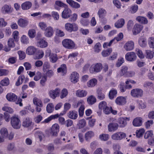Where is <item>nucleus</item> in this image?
I'll use <instances>...</instances> for the list:
<instances>
[{"instance_id": "603ef678", "label": "nucleus", "mask_w": 154, "mask_h": 154, "mask_svg": "<svg viewBox=\"0 0 154 154\" xmlns=\"http://www.w3.org/2000/svg\"><path fill=\"white\" fill-rule=\"evenodd\" d=\"M136 51L137 56L140 58L143 59L144 57V55L141 50L139 48H136Z\"/></svg>"}, {"instance_id": "4468645a", "label": "nucleus", "mask_w": 154, "mask_h": 154, "mask_svg": "<svg viewBox=\"0 0 154 154\" xmlns=\"http://www.w3.org/2000/svg\"><path fill=\"white\" fill-rule=\"evenodd\" d=\"M88 94V92L87 91L79 89L76 91L75 92L76 95L79 97H84L86 96Z\"/></svg>"}, {"instance_id": "a18cd8bd", "label": "nucleus", "mask_w": 154, "mask_h": 154, "mask_svg": "<svg viewBox=\"0 0 154 154\" xmlns=\"http://www.w3.org/2000/svg\"><path fill=\"white\" fill-rule=\"evenodd\" d=\"M148 44L150 48H154V38L150 37L148 39Z\"/></svg>"}, {"instance_id": "5fc2aeb1", "label": "nucleus", "mask_w": 154, "mask_h": 154, "mask_svg": "<svg viewBox=\"0 0 154 154\" xmlns=\"http://www.w3.org/2000/svg\"><path fill=\"white\" fill-rule=\"evenodd\" d=\"M66 64H63L61 65L60 67L57 69V72H64L66 70Z\"/></svg>"}, {"instance_id": "6e6552de", "label": "nucleus", "mask_w": 154, "mask_h": 154, "mask_svg": "<svg viewBox=\"0 0 154 154\" xmlns=\"http://www.w3.org/2000/svg\"><path fill=\"white\" fill-rule=\"evenodd\" d=\"M54 33V31L53 28L51 26H48L45 30L44 35L45 36L48 38H50L52 37Z\"/></svg>"}, {"instance_id": "338daca9", "label": "nucleus", "mask_w": 154, "mask_h": 154, "mask_svg": "<svg viewBox=\"0 0 154 154\" xmlns=\"http://www.w3.org/2000/svg\"><path fill=\"white\" fill-rule=\"evenodd\" d=\"M18 53L19 54L20 60H22L25 58L26 54L24 52L21 51H18Z\"/></svg>"}, {"instance_id": "c9c22d12", "label": "nucleus", "mask_w": 154, "mask_h": 154, "mask_svg": "<svg viewBox=\"0 0 154 154\" xmlns=\"http://www.w3.org/2000/svg\"><path fill=\"white\" fill-rule=\"evenodd\" d=\"M112 52V48H109L106 50H103L101 53V54L103 57H106L109 56Z\"/></svg>"}, {"instance_id": "f8f14e48", "label": "nucleus", "mask_w": 154, "mask_h": 154, "mask_svg": "<svg viewBox=\"0 0 154 154\" xmlns=\"http://www.w3.org/2000/svg\"><path fill=\"white\" fill-rule=\"evenodd\" d=\"M124 47L126 51H130L134 48V43L133 41H130L127 42L124 45Z\"/></svg>"}, {"instance_id": "49530a36", "label": "nucleus", "mask_w": 154, "mask_h": 154, "mask_svg": "<svg viewBox=\"0 0 154 154\" xmlns=\"http://www.w3.org/2000/svg\"><path fill=\"white\" fill-rule=\"evenodd\" d=\"M50 58L51 61L53 63H55L58 60L57 55L55 54H50Z\"/></svg>"}, {"instance_id": "69168bd1", "label": "nucleus", "mask_w": 154, "mask_h": 154, "mask_svg": "<svg viewBox=\"0 0 154 154\" xmlns=\"http://www.w3.org/2000/svg\"><path fill=\"white\" fill-rule=\"evenodd\" d=\"M8 46L9 48L14 47L15 46L13 39L12 38H9L8 42Z\"/></svg>"}, {"instance_id": "774afa93", "label": "nucleus", "mask_w": 154, "mask_h": 154, "mask_svg": "<svg viewBox=\"0 0 154 154\" xmlns=\"http://www.w3.org/2000/svg\"><path fill=\"white\" fill-rule=\"evenodd\" d=\"M84 105H82L79 110V114L80 116H83L84 113Z\"/></svg>"}, {"instance_id": "4d7b16f0", "label": "nucleus", "mask_w": 154, "mask_h": 154, "mask_svg": "<svg viewBox=\"0 0 154 154\" xmlns=\"http://www.w3.org/2000/svg\"><path fill=\"white\" fill-rule=\"evenodd\" d=\"M50 66L49 63L48 62H45L43 66L42 69L44 72H46L47 69H49Z\"/></svg>"}, {"instance_id": "b1692460", "label": "nucleus", "mask_w": 154, "mask_h": 154, "mask_svg": "<svg viewBox=\"0 0 154 154\" xmlns=\"http://www.w3.org/2000/svg\"><path fill=\"white\" fill-rule=\"evenodd\" d=\"M66 2L71 7L73 8L77 9L80 7V5L78 3L72 0H66Z\"/></svg>"}, {"instance_id": "a878e982", "label": "nucleus", "mask_w": 154, "mask_h": 154, "mask_svg": "<svg viewBox=\"0 0 154 154\" xmlns=\"http://www.w3.org/2000/svg\"><path fill=\"white\" fill-rule=\"evenodd\" d=\"M36 49L33 46L28 47L26 50V53L29 55H32L34 54L36 51Z\"/></svg>"}, {"instance_id": "6ab92c4d", "label": "nucleus", "mask_w": 154, "mask_h": 154, "mask_svg": "<svg viewBox=\"0 0 154 154\" xmlns=\"http://www.w3.org/2000/svg\"><path fill=\"white\" fill-rule=\"evenodd\" d=\"M6 98L9 101L14 102L16 101L17 96L13 93H9L7 94Z\"/></svg>"}, {"instance_id": "f257e3e1", "label": "nucleus", "mask_w": 154, "mask_h": 154, "mask_svg": "<svg viewBox=\"0 0 154 154\" xmlns=\"http://www.w3.org/2000/svg\"><path fill=\"white\" fill-rule=\"evenodd\" d=\"M0 134L2 136L5 138H8L9 140H11L14 137V134L11 132L8 134L7 129L5 128H2L0 131Z\"/></svg>"}, {"instance_id": "e2e57ef3", "label": "nucleus", "mask_w": 154, "mask_h": 154, "mask_svg": "<svg viewBox=\"0 0 154 154\" xmlns=\"http://www.w3.org/2000/svg\"><path fill=\"white\" fill-rule=\"evenodd\" d=\"M9 71L6 69H0V76H6L8 75Z\"/></svg>"}, {"instance_id": "ddd939ff", "label": "nucleus", "mask_w": 154, "mask_h": 154, "mask_svg": "<svg viewBox=\"0 0 154 154\" xmlns=\"http://www.w3.org/2000/svg\"><path fill=\"white\" fill-rule=\"evenodd\" d=\"M143 26L137 23L135 24L133 29V33L134 35H136L139 33L142 30Z\"/></svg>"}, {"instance_id": "1a4fd4ad", "label": "nucleus", "mask_w": 154, "mask_h": 154, "mask_svg": "<svg viewBox=\"0 0 154 154\" xmlns=\"http://www.w3.org/2000/svg\"><path fill=\"white\" fill-rule=\"evenodd\" d=\"M64 8L65 9L62 13V17L64 19H67L70 17L72 11L67 6Z\"/></svg>"}, {"instance_id": "864d4df0", "label": "nucleus", "mask_w": 154, "mask_h": 154, "mask_svg": "<svg viewBox=\"0 0 154 154\" xmlns=\"http://www.w3.org/2000/svg\"><path fill=\"white\" fill-rule=\"evenodd\" d=\"M1 84L3 86H6L9 84V80L8 78H5L2 80L0 82Z\"/></svg>"}, {"instance_id": "0e129e2a", "label": "nucleus", "mask_w": 154, "mask_h": 154, "mask_svg": "<svg viewBox=\"0 0 154 154\" xmlns=\"http://www.w3.org/2000/svg\"><path fill=\"white\" fill-rule=\"evenodd\" d=\"M56 35L59 37H62L65 35L64 32L58 28L56 29Z\"/></svg>"}, {"instance_id": "4be33fe9", "label": "nucleus", "mask_w": 154, "mask_h": 154, "mask_svg": "<svg viewBox=\"0 0 154 154\" xmlns=\"http://www.w3.org/2000/svg\"><path fill=\"white\" fill-rule=\"evenodd\" d=\"M142 119L140 117L135 118L133 122V125L135 126H140L142 125Z\"/></svg>"}, {"instance_id": "423d86ee", "label": "nucleus", "mask_w": 154, "mask_h": 154, "mask_svg": "<svg viewBox=\"0 0 154 154\" xmlns=\"http://www.w3.org/2000/svg\"><path fill=\"white\" fill-rule=\"evenodd\" d=\"M62 43L63 46L68 49H72L75 47L74 42L71 39H64L62 41Z\"/></svg>"}, {"instance_id": "20e7f679", "label": "nucleus", "mask_w": 154, "mask_h": 154, "mask_svg": "<svg viewBox=\"0 0 154 154\" xmlns=\"http://www.w3.org/2000/svg\"><path fill=\"white\" fill-rule=\"evenodd\" d=\"M143 91L140 88H135L131 90V94L132 96L134 98H139L143 95Z\"/></svg>"}, {"instance_id": "c03bdc74", "label": "nucleus", "mask_w": 154, "mask_h": 154, "mask_svg": "<svg viewBox=\"0 0 154 154\" xmlns=\"http://www.w3.org/2000/svg\"><path fill=\"white\" fill-rule=\"evenodd\" d=\"M54 109V106L52 103L48 104L46 107V110L49 113L52 112Z\"/></svg>"}, {"instance_id": "2f4dec72", "label": "nucleus", "mask_w": 154, "mask_h": 154, "mask_svg": "<svg viewBox=\"0 0 154 154\" xmlns=\"http://www.w3.org/2000/svg\"><path fill=\"white\" fill-rule=\"evenodd\" d=\"M118 122L120 124V127H125L127 124L126 120L124 118H120L119 119Z\"/></svg>"}, {"instance_id": "dca6fc26", "label": "nucleus", "mask_w": 154, "mask_h": 154, "mask_svg": "<svg viewBox=\"0 0 154 154\" xmlns=\"http://www.w3.org/2000/svg\"><path fill=\"white\" fill-rule=\"evenodd\" d=\"M60 91V90L58 88L51 90L49 92V96L52 98L54 99L58 95Z\"/></svg>"}, {"instance_id": "8fccbe9b", "label": "nucleus", "mask_w": 154, "mask_h": 154, "mask_svg": "<svg viewBox=\"0 0 154 154\" xmlns=\"http://www.w3.org/2000/svg\"><path fill=\"white\" fill-rule=\"evenodd\" d=\"M128 68L125 66H123L120 71V74L121 76H122L125 74L127 72Z\"/></svg>"}, {"instance_id": "bf43d9fd", "label": "nucleus", "mask_w": 154, "mask_h": 154, "mask_svg": "<svg viewBox=\"0 0 154 154\" xmlns=\"http://www.w3.org/2000/svg\"><path fill=\"white\" fill-rule=\"evenodd\" d=\"M78 54L76 53H72L70 54L68 56V59L71 63H72L73 61L74 58L77 56Z\"/></svg>"}, {"instance_id": "58836bf2", "label": "nucleus", "mask_w": 154, "mask_h": 154, "mask_svg": "<svg viewBox=\"0 0 154 154\" xmlns=\"http://www.w3.org/2000/svg\"><path fill=\"white\" fill-rule=\"evenodd\" d=\"M59 117L58 114H56L55 115H52L49 117L47 119H45V120L42 122V123H48L52 119L57 118Z\"/></svg>"}, {"instance_id": "2eb2a0df", "label": "nucleus", "mask_w": 154, "mask_h": 154, "mask_svg": "<svg viewBox=\"0 0 154 154\" xmlns=\"http://www.w3.org/2000/svg\"><path fill=\"white\" fill-rule=\"evenodd\" d=\"M79 78V74L76 72H73L70 76L71 81L74 83L77 82L78 81Z\"/></svg>"}, {"instance_id": "393cba45", "label": "nucleus", "mask_w": 154, "mask_h": 154, "mask_svg": "<svg viewBox=\"0 0 154 154\" xmlns=\"http://www.w3.org/2000/svg\"><path fill=\"white\" fill-rule=\"evenodd\" d=\"M17 23L20 27H24L28 25V21L26 20L20 18L18 20Z\"/></svg>"}, {"instance_id": "ea45409f", "label": "nucleus", "mask_w": 154, "mask_h": 154, "mask_svg": "<svg viewBox=\"0 0 154 154\" xmlns=\"http://www.w3.org/2000/svg\"><path fill=\"white\" fill-rule=\"evenodd\" d=\"M24 79L25 76L23 75H21L20 76L16 83V85L18 86L22 84Z\"/></svg>"}, {"instance_id": "7ed1b4c3", "label": "nucleus", "mask_w": 154, "mask_h": 154, "mask_svg": "<svg viewBox=\"0 0 154 154\" xmlns=\"http://www.w3.org/2000/svg\"><path fill=\"white\" fill-rule=\"evenodd\" d=\"M65 29L67 31L72 32V31H76L78 29V26L75 23L72 24L67 23L65 25Z\"/></svg>"}, {"instance_id": "473e14b6", "label": "nucleus", "mask_w": 154, "mask_h": 154, "mask_svg": "<svg viewBox=\"0 0 154 154\" xmlns=\"http://www.w3.org/2000/svg\"><path fill=\"white\" fill-rule=\"evenodd\" d=\"M11 9L10 6L5 5L2 8V11L4 14L8 13L10 11Z\"/></svg>"}, {"instance_id": "6e6d98bb", "label": "nucleus", "mask_w": 154, "mask_h": 154, "mask_svg": "<svg viewBox=\"0 0 154 154\" xmlns=\"http://www.w3.org/2000/svg\"><path fill=\"white\" fill-rule=\"evenodd\" d=\"M45 76L47 78H50L54 75V72L51 69L48 70L46 72Z\"/></svg>"}, {"instance_id": "c85d7f7f", "label": "nucleus", "mask_w": 154, "mask_h": 154, "mask_svg": "<svg viewBox=\"0 0 154 154\" xmlns=\"http://www.w3.org/2000/svg\"><path fill=\"white\" fill-rule=\"evenodd\" d=\"M125 21L124 19L121 18L118 20L115 24V26L117 28H120L122 27L124 25Z\"/></svg>"}, {"instance_id": "4c0bfd02", "label": "nucleus", "mask_w": 154, "mask_h": 154, "mask_svg": "<svg viewBox=\"0 0 154 154\" xmlns=\"http://www.w3.org/2000/svg\"><path fill=\"white\" fill-rule=\"evenodd\" d=\"M97 82V80L96 79H93L87 83V85L89 87H93L96 85Z\"/></svg>"}, {"instance_id": "09e8293b", "label": "nucleus", "mask_w": 154, "mask_h": 154, "mask_svg": "<svg viewBox=\"0 0 154 154\" xmlns=\"http://www.w3.org/2000/svg\"><path fill=\"white\" fill-rule=\"evenodd\" d=\"M28 34L30 38H33L36 35V32L35 29H29L28 32Z\"/></svg>"}, {"instance_id": "a19ab883", "label": "nucleus", "mask_w": 154, "mask_h": 154, "mask_svg": "<svg viewBox=\"0 0 154 154\" xmlns=\"http://www.w3.org/2000/svg\"><path fill=\"white\" fill-rule=\"evenodd\" d=\"M117 94V91L115 90H111L109 93V97L110 99H112L116 96Z\"/></svg>"}, {"instance_id": "3c124183", "label": "nucleus", "mask_w": 154, "mask_h": 154, "mask_svg": "<svg viewBox=\"0 0 154 154\" xmlns=\"http://www.w3.org/2000/svg\"><path fill=\"white\" fill-rule=\"evenodd\" d=\"M21 42L23 44H27L29 43V39L26 35H23L20 38Z\"/></svg>"}, {"instance_id": "412c9836", "label": "nucleus", "mask_w": 154, "mask_h": 154, "mask_svg": "<svg viewBox=\"0 0 154 154\" xmlns=\"http://www.w3.org/2000/svg\"><path fill=\"white\" fill-rule=\"evenodd\" d=\"M37 45L38 47L42 48H45L48 45V43L45 40L43 39H39L38 40Z\"/></svg>"}, {"instance_id": "f704fd0d", "label": "nucleus", "mask_w": 154, "mask_h": 154, "mask_svg": "<svg viewBox=\"0 0 154 154\" xmlns=\"http://www.w3.org/2000/svg\"><path fill=\"white\" fill-rule=\"evenodd\" d=\"M33 103L36 106L42 107L43 106L42 101L36 97H35L33 99Z\"/></svg>"}, {"instance_id": "c756f323", "label": "nucleus", "mask_w": 154, "mask_h": 154, "mask_svg": "<svg viewBox=\"0 0 154 154\" xmlns=\"http://www.w3.org/2000/svg\"><path fill=\"white\" fill-rule=\"evenodd\" d=\"M32 6V3L29 2H26L21 5L22 8L24 10L29 9Z\"/></svg>"}, {"instance_id": "9b49d317", "label": "nucleus", "mask_w": 154, "mask_h": 154, "mask_svg": "<svg viewBox=\"0 0 154 154\" xmlns=\"http://www.w3.org/2000/svg\"><path fill=\"white\" fill-rule=\"evenodd\" d=\"M102 68V66L101 64L97 63L90 68V72L91 73H93L94 72H98L101 70Z\"/></svg>"}, {"instance_id": "9d476101", "label": "nucleus", "mask_w": 154, "mask_h": 154, "mask_svg": "<svg viewBox=\"0 0 154 154\" xmlns=\"http://www.w3.org/2000/svg\"><path fill=\"white\" fill-rule=\"evenodd\" d=\"M59 125L56 124L53 125L51 130L50 134L52 136H57V133L59 131Z\"/></svg>"}, {"instance_id": "0eeeda50", "label": "nucleus", "mask_w": 154, "mask_h": 154, "mask_svg": "<svg viewBox=\"0 0 154 154\" xmlns=\"http://www.w3.org/2000/svg\"><path fill=\"white\" fill-rule=\"evenodd\" d=\"M136 55L133 52H128L125 55V58L128 61H133L136 60Z\"/></svg>"}, {"instance_id": "5701e85b", "label": "nucleus", "mask_w": 154, "mask_h": 154, "mask_svg": "<svg viewBox=\"0 0 154 154\" xmlns=\"http://www.w3.org/2000/svg\"><path fill=\"white\" fill-rule=\"evenodd\" d=\"M97 98L100 100H103L105 98V95L100 88H98L96 91Z\"/></svg>"}, {"instance_id": "7c9ffc66", "label": "nucleus", "mask_w": 154, "mask_h": 154, "mask_svg": "<svg viewBox=\"0 0 154 154\" xmlns=\"http://www.w3.org/2000/svg\"><path fill=\"white\" fill-rule=\"evenodd\" d=\"M136 20L139 22L143 24H146L148 23V20L146 18L143 17L138 16L137 17Z\"/></svg>"}, {"instance_id": "39448f33", "label": "nucleus", "mask_w": 154, "mask_h": 154, "mask_svg": "<svg viewBox=\"0 0 154 154\" xmlns=\"http://www.w3.org/2000/svg\"><path fill=\"white\" fill-rule=\"evenodd\" d=\"M125 133L122 132H118L113 134L111 136L112 139L115 140H121L126 137Z\"/></svg>"}, {"instance_id": "cd10ccee", "label": "nucleus", "mask_w": 154, "mask_h": 154, "mask_svg": "<svg viewBox=\"0 0 154 154\" xmlns=\"http://www.w3.org/2000/svg\"><path fill=\"white\" fill-rule=\"evenodd\" d=\"M87 101L89 105H92L96 102V99L94 96L91 95L87 98Z\"/></svg>"}, {"instance_id": "e433bc0d", "label": "nucleus", "mask_w": 154, "mask_h": 154, "mask_svg": "<svg viewBox=\"0 0 154 154\" xmlns=\"http://www.w3.org/2000/svg\"><path fill=\"white\" fill-rule=\"evenodd\" d=\"M106 10L102 8L100 9L98 12V14L100 18H103L106 15Z\"/></svg>"}, {"instance_id": "37998d69", "label": "nucleus", "mask_w": 154, "mask_h": 154, "mask_svg": "<svg viewBox=\"0 0 154 154\" xmlns=\"http://www.w3.org/2000/svg\"><path fill=\"white\" fill-rule=\"evenodd\" d=\"M86 124V122L84 119H82L79 121L77 125L79 128L80 129L85 126Z\"/></svg>"}, {"instance_id": "aec40b11", "label": "nucleus", "mask_w": 154, "mask_h": 154, "mask_svg": "<svg viewBox=\"0 0 154 154\" xmlns=\"http://www.w3.org/2000/svg\"><path fill=\"white\" fill-rule=\"evenodd\" d=\"M67 116L70 119H75L78 117V112L75 110L70 111L68 113Z\"/></svg>"}, {"instance_id": "f03ea898", "label": "nucleus", "mask_w": 154, "mask_h": 154, "mask_svg": "<svg viewBox=\"0 0 154 154\" xmlns=\"http://www.w3.org/2000/svg\"><path fill=\"white\" fill-rule=\"evenodd\" d=\"M11 124L14 129H19L21 126V123L19 119L16 117L13 116L11 118Z\"/></svg>"}, {"instance_id": "bb28decb", "label": "nucleus", "mask_w": 154, "mask_h": 154, "mask_svg": "<svg viewBox=\"0 0 154 154\" xmlns=\"http://www.w3.org/2000/svg\"><path fill=\"white\" fill-rule=\"evenodd\" d=\"M32 122L30 119L27 117L24 119L23 122V126L25 127H28L31 125Z\"/></svg>"}, {"instance_id": "a211bd4d", "label": "nucleus", "mask_w": 154, "mask_h": 154, "mask_svg": "<svg viewBox=\"0 0 154 154\" xmlns=\"http://www.w3.org/2000/svg\"><path fill=\"white\" fill-rule=\"evenodd\" d=\"M115 102L118 105H123L126 102V98L123 96L118 97L115 100Z\"/></svg>"}, {"instance_id": "f3484780", "label": "nucleus", "mask_w": 154, "mask_h": 154, "mask_svg": "<svg viewBox=\"0 0 154 154\" xmlns=\"http://www.w3.org/2000/svg\"><path fill=\"white\" fill-rule=\"evenodd\" d=\"M119 126L117 123H109L108 125V130L110 132L114 131L117 130Z\"/></svg>"}, {"instance_id": "72a5a7b5", "label": "nucleus", "mask_w": 154, "mask_h": 154, "mask_svg": "<svg viewBox=\"0 0 154 154\" xmlns=\"http://www.w3.org/2000/svg\"><path fill=\"white\" fill-rule=\"evenodd\" d=\"M154 54V52L150 50L146 51L145 56L148 59L152 58L153 57Z\"/></svg>"}, {"instance_id": "680f3d73", "label": "nucleus", "mask_w": 154, "mask_h": 154, "mask_svg": "<svg viewBox=\"0 0 154 154\" xmlns=\"http://www.w3.org/2000/svg\"><path fill=\"white\" fill-rule=\"evenodd\" d=\"M99 138L101 140L106 141L109 138V135L108 134H102L100 136Z\"/></svg>"}, {"instance_id": "052dcab7", "label": "nucleus", "mask_w": 154, "mask_h": 154, "mask_svg": "<svg viewBox=\"0 0 154 154\" xmlns=\"http://www.w3.org/2000/svg\"><path fill=\"white\" fill-rule=\"evenodd\" d=\"M36 135L38 137L40 141H41L42 138L45 137V136L43 133L40 131H37L35 133Z\"/></svg>"}, {"instance_id": "13d9d810", "label": "nucleus", "mask_w": 154, "mask_h": 154, "mask_svg": "<svg viewBox=\"0 0 154 154\" xmlns=\"http://www.w3.org/2000/svg\"><path fill=\"white\" fill-rule=\"evenodd\" d=\"M153 134L152 131H148L145 134L144 138L145 139H147L149 137L152 138L153 137L152 136Z\"/></svg>"}, {"instance_id": "79ce46f5", "label": "nucleus", "mask_w": 154, "mask_h": 154, "mask_svg": "<svg viewBox=\"0 0 154 154\" xmlns=\"http://www.w3.org/2000/svg\"><path fill=\"white\" fill-rule=\"evenodd\" d=\"M139 44L141 47H145L147 45L146 39L143 38H140L139 40Z\"/></svg>"}, {"instance_id": "de8ad7c7", "label": "nucleus", "mask_w": 154, "mask_h": 154, "mask_svg": "<svg viewBox=\"0 0 154 154\" xmlns=\"http://www.w3.org/2000/svg\"><path fill=\"white\" fill-rule=\"evenodd\" d=\"M94 136L93 132L90 131L86 132L85 135V138L86 140H88L89 139L91 138Z\"/></svg>"}]
</instances>
